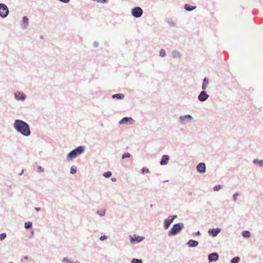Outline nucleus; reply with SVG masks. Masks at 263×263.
<instances>
[{
    "instance_id": "1",
    "label": "nucleus",
    "mask_w": 263,
    "mask_h": 263,
    "mask_svg": "<svg viewBox=\"0 0 263 263\" xmlns=\"http://www.w3.org/2000/svg\"><path fill=\"white\" fill-rule=\"evenodd\" d=\"M15 130L25 137H28L31 135V130L29 124L23 120L20 119L15 120L13 123Z\"/></svg>"
},
{
    "instance_id": "2",
    "label": "nucleus",
    "mask_w": 263,
    "mask_h": 263,
    "mask_svg": "<svg viewBox=\"0 0 263 263\" xmlns=\"http://www.w3.org/2000/svg\"><path fill=\"white\" fill-rule=\"evenodd\" d=\"M85 151V147L84 146H79L70 152L66 156V160L69 161L82 154Z\"/></svg>"
},
{
    "instance_id": "3",
    "label": "nucleus",
    "mask_w": 263,
    "mask_h": 263,
    "mask_svg": "<svg viewBox=\"0 0 263 263\" xmlns=\"http://www.w3.org/2000/svg\"><path fill=\"white\" fill-rule=\"evenodd\" d=\"M184 228L183 223L174 224L168 232V236H172L178 234Z\"/></svg>"
},
{
    "instance_id": "4",
    "label": "nucleus",
    "mask_w": 263,
    "mask_h": 263,
    "mask_svg": "<svg viewBox=\"0 0 263 263\" xmlns=\"http://www.w3.org/2000/svg\"><path fill=\"white\" fill-rule=\"evenodd\" d=\"M9 13L8 7L3 3H0V17L6 18Z\"/></svg>"
},
{
    "instance_id": "5",
    "label": "nucleus",
    "mask_w": 263,
    "mask_h": 263,
    "mask_svg": "<svg viewBox=\"0 0 263 263\" xmlns=\"http://www.w3.org/2000/svg\"><path fill=\"white\" fill-rule=\"evenodd\" d=\"M143 11L140 7H135L132 9L131 14L133 16L139 18L143 14Z\"/></svg>"
},
{
    "instance_id": "6",
    "label": "nucleus",
    "mask_w": 263,
    "mask_h": 263,
    "mask_svg": "<svg viewBox=\"0 0 263 263\" xmlns=\"http://www.w3.org/2000/svg\"><path fill=\"white\" fill-rule=\"evenodd\" d=\"M177 218V216L175 215L169 216L167 218L165 219L163 222V227L164 229H168L173 221Z\"/></svg>"
},
{
    "instance_id": "7",
    "label": "nucleus",
    "mask_w": 263,
    "mask_h": 263,
    "mask_svg": "<svg viewBox=\"0 0 263 263\" xmlns=\"http://www.w3.org/2000/svg\"><path fill=\"white\" fill-rule=\"evenodd\" d=\"M193 120V117L190 115H182L179 117V121L181 124L191 122Z\"/></svg>"
},
{
    "instance_id": "8",
    "label": "nucleus",
    "mask_w": 263,
    "mask_h": 263,
    "mask_svg": "<svg viewBox=\"0 0 263 263\" xmlns=\"http://www.w3.org/2000/svg\"><path fill=\"white\" fill-rule=\"evenodd\" d=\"M129 238L130 243L133 245L136 243H139L142 241L144 239V237L137 235L136 234H134L133 235H130Z\"/></svg>"
},
{
    "instance_id": "9",
    "label": "nucleus",
    "mask_w": 263,
    "mask_h": 263,
    "mask_svg": "<svg viewBox=\"0 0 263 263\" xmlns=\"http://www.w3.org/2000/svg\"><path fill=\"white\" fill-rule=\"evenodd\" d=\"M135 121L132 118L125 117L123 118L119 122L120 124L132 125Z\"/></svg>"
},
{
    "instance_id": "10",
    "label": "nucleus",
    "mask_w": 263,
    "mask_h": 263,
    "mask_svg": "<svg viewBox=\"0 0 263 263\" xmlns=\"http://www.w3.org/2000/svg\"><path fill=\"white\" fill-rule=\"evenodd\" d=\"M14 96L15 99L17 101H24L26 99L25 95L21 91H17L15 92Z\"/></svg>"
},
{
    "instance_id": "11",
    "label": "nucleus",
    "mask_w": 263,
    "mask_h": 263,
    "mask_svg": "<svg viewBox=\"0 0 263 263\" xmlns=\"http://www.w3.org/2000/svg\"><path fill=\"white\" fill-rule=\"evenodd\" d=\"M209 97V95L205 91L202 90L198 96V100L200 102L205 101Z\"/></svg>"
},
{
    "instance_id": "12",
    "label": "nucleus",
    "mask_w": 263,
    "mask_h": 263,
    "mask_svg": "<svg viewBox=\"0 0 263 263\" xmlns=\"http://www.w3.org/2000/svg\"><path fill=\"white\" fill-rule=\"evenodd\" d=\"M197 172L199 174H204L206 172V165L204 162H200L196 167Z\"/></svg>"
},
{
    "instance_id": "13",
    "label": "nucleus",
    "mask_w": 263,
    "mask_h": 263,
    "mask_svg": "<svg viewBox=\"0 0 263 263\" xmlns=\"http://www.w3.org/2000/svg\"><path fill=\"white\" fill-rule=\"evenodd\" d=\"M221 231V228H217L215 229H210L208 230V233L209 234L213 237H216L218 234Z\"/></svg>"
},
{
    "instance_id": "14",
    "label": "nucleus",
    "mask_w": 263,
    "mask_h": 263,
    "mask_svg": "<svg viewBox=\"0 0 263 263\" xmlns=\"http://www.w3.org/2000/svg\"><path fill=\"white\" fill-rule=\"evenodd\" d=\"M219 259V255L217 253L214 252L210 253L208 255V259L209 262L216 261Z\"/></svg>"
},
{
    "instance_id": "15",
    "label": "nucleus",
    "mask_w": 263,
    "mask_h": 263,
    "mask_svg": "<svg viewBox=\"0 0 263 263\" xmlns=\"http://www.w3.org/2000/svg\"><path fill=\"white\" fill-rule=\"evenodd\" d=\"M29 25V20L27 16H24L22 18V23L21 24V27L23 29L27 28Z\"/></svg>"
},
{
    "instance_id": "16",
    "label": "nucleus",
    "mask_w": 263,
    "mask_h": 263,
    "mask_svg": "<svg viewBox=\"0 0 263 263\" xmlns=\"http://www.w3.org/2000/svg\"><path fill=\"white\" fill-rule=\"evenodd\" d=\"M170 159V157L167 155H163L161 159L160 163L161 165H166L168 162V160Z\"/></svg>"
},
{
    "instance_id": "17",
    "label": "nucleus",
    "mask_w": 263,
    "mask_h": 263,
    "mask_svg": "<svg viewBox=\"0 0 263 263\" xmlns=\"http://www.w3.org/2000/svg\"><path fill=\"white\" fill-rule=\"evenodd\" d=\"M186 244L190 248H195L198 245L199 242L197 240L190 239L187 241Z\"/></svg>"
},
{
    "instance_id": "18",
    "label": "nucleus",
    "mask_w": 263,
    "mask_h": 263,
    "mask_svg": "<svg viewBox=\"0 0 263 263\" xmlns=\"http://www.w3.org/2000/svg\"><path fill=\"white\" fill-rule=\"evenodd\" d=\"M172 57L174 59L175 58H180L181 57V54L180 52L177 50H173L171 52Z\"/></svg>"
},
{
    "instance_id": "19",
    "label": "nucleus",
    "mask_w": 263,
    "mask_h": 263,
    "mask_svg": "<svg viewBox=\"0 0 263 263\" xmlns=\"http://www.w3.org/2000/svg\"><path fill=\"white\" fill-rule=\"evenodd\" d=\"M209 83V79L208 78H204L203 80L202 84L201 86V88L202 90L205 91V89H206L208 84Z\"/></svg>"
},
{
    "instance_id": "20",
    "label": "nucleus",
    "mask_w": 263,
    "mask_h": 263,
    "mask_svg": "<svg viewBox=\"0 0 263 263\" xmlns=\"http://www.w3.org/2000/svg\"><path fill=\"white\" fill-rule=\"evenodd\" d=\"M196 8V6H191L190 4H186L184 6V9L187 11H191Z\"/></svg>"
},
{
    "instance_id": "21",
    "label": "nucleus",
    "mask_w": 263,
    "mask_h": 263,
    "mask_svg": "<svg viewBox=\"0 0 263 263\" xmlns=\"http://www.w3.org/2000/svg\"><path fill=\"white\" fill-rule=\"evenodd\" d=\"M125 96L124 94L120 93H116L112 95L111 98L112 99H117L118 100H122L124 99Z\"/></svg>"
},
{
    "instance_id": "22",
    "label": "nucleus",
    "mask_w": 263,
    "mask_h": 263,
    "mask_svg": "<svg viewBox=\"0 0 263 263\" xmlns=\"http://www.w3.org/2000/svg\"><path fill=\"white\" fill-rule=\"evenodd\" d=\"M254 164L258 165L260 167H263V160H259L258 159H254L253 160Z\"/></svg>"
},
{
    "instance_id": "23",
    "label": "nucleus",
    "mask_w": 263,
    "mask_h": 263,
    "mask_svg": "<svg viewBox=\"0 0 263 263\" xmlns=\"http://www.w3.org/2000/svg\"><path fill=\"white\" fill-rule=\"evenodd\" d=\"M241 234L245 238H249L251 236L250 231L247 230L242 231Z\"/></svg>"
},
{
    "instance_id": "24",
    "label": "nucleus",
    "mask_w": 263,
    "mask_h": 263,
    "mask_svg": "<svg viewBox=\"0 0 263 263\" xmlns=\"http://www.w3.org/2000/svg\"><path fill=\"white\" fill-rule=\"evenodd\" d=\"M32 222L30 221L26 222L25 223L24 227L26 229H30L32 228Z\"/></svg>"
},
{
    "instance_id": "25",
    "label": "nucleus",
    "mask_w": 263,
    "mask_h": 263,
    "mask_svg": "<svg viewBox=\"0 0 263 263\" xmlns=\"http://www.w3.org/2000/svg\"><path fill=\"white\" fill-rule=\"evenodd\" d=\"M240 260V258L238 256L233 257L230 261L231 263H238Z\"/></svg>"
},
{
    "instance_id": "26",
    "label": "nucleus",
    "mask_w": 263,
    "mask_h": 263,
    "mask_svg": "<svg viewBox=\"0 0 263 263\" xmlns=\"http://www.w3.org/2000/svg\"><path fill=\"white\" fill-rule=\"evenodd\" d=\"M112 175V173L110 171H107L103 173V176L106 178H108Z\"/></svg>"
},
{
    "instance_id": "27",
    "label": "nucleus",
    "mask_w": 263,
    "mask_h": 263,
    "mask_svg": "<svg viewBox=\"0 0 263 263\" xmlns=\"http://www.w3.org/2000/svg\"><path fill=\"white\" fill-rule=\"evenodd\" d=\"M105 213L106 211L105 209L102 211L98 210L97 211V214L101 217L104 216L105 215Z\"/></svg>"
},
{
    "instance_id": "28",
    "label": "nucleus",
    "mask_w": 263,
    "mask_h": 263,
    "mask_svg": "<svg viewBox=\"0 0 263 263\" xmlns=\"http://www.w3.org/2000/svg\"><path fill=\"white\" fill-rule=\"evenodd\" d=\"M77 167L74 165H72L70 167V174L73 175L77 173Z\"/></svg>"
},
{
    "instance_id": "29",
    "label": "nucleus",
    "mask_w": 263,
    "mask_h": 263,
    "mask_svg": "<svg viewBox=\"0 0 263 263\" xmlns=\"http://www.w3.org/2000/svg\"><path fill=\"white\" fill-rule=\"evenodd\" d=\"M166 55V52H165V50L163 49H160V50L159 51L160 57L163 58V57H165Z\"/></svg>"
},
{
    "instance_id": "30",
    "label": "nucleus",
    "mask_w": 263,
    "mask_h": 263,
    "mask_svg": "<svg viewBox=\"0 0 263 263\" xmlns=\"http://www.w3.org/2000/svg\"><path fill=\"white\" fill-rule=\"evenodd\" d=\"M239 196H240V194L238 192H236L233 195V200L234 202L237 201V197Z\"/></svg>"
},
{
    "instance_id": "31",
    "label": "nucleus",
    "mask_w": 263,
    "mask_h": 263,
    "mask_svg": "<svg viewBox=\"0 0 263 263\" xmlns=\"http://www.w3.org/2000/svg\"><path fill=\"white\" fill-rule=\"evenodd\" d=\"M132 263H143L141 259L133 258L131 261Z\"/></svg>"
},
{
    "instance_id": "32",
    "label": "nucleus",
    "mask_w": 263,
    "mask_h": 263,
    "mask_svg": "<svg viewBox=\"0 0 263 263\" xmlns=\"http://www.w3.org/2000/svg\"><path fill=\"white\" fill-rule=\"evenodd\" d=\"M149 173V169L147 168V167H144L141 169V173L142 174H144L145 173Z\"/></svg>"
},
{
    "instance_id": "33",
    "label": "nucleus",
    "mask_w": 263,
    "mask_h": 263,
    "mask_svg": "<svg viewBox=\"0 0 263 263\" xmlns=\"http://www.w3.org/2000/svg\"><path fill=\"white\" fill-rule=\"evenodd\" d=\"M130 157V154L128 153H125L122 156V159H124L125 158H129Z\"/></svg>"
},
{
    "instance_id": "34",
    "label": "nucleus",
    "mask_w": 263,
    "mask_h": 263,
    "mask_svg": "<svg viewBox=\"0 0 263 263\" xmlns=\"http://www.w3.org/2000/svg\"><path fill=\"white\" fill-rule=\"evenodd\" d=\"M222 186L221 185H216L215 186H214L213 189L214 191H218L220 190L222 188Z\"/></svg>"
},
{
    "instance_id": "35",
    "label": "nucleus",
    "mask_w": 263,
    "mask_h": 263,
    "mask_svg": "<svg viewBox=\"0 0 263 263\" xmlns=\"http://www.w3.org/2000/svg\"><path fill=\"white\" fill-rule=\"evenodd\" d=\"M7 237V234L6 233H3L0 234V240H4Z\"/></svg>"
},
{
    "instance_id": "36",
    "label": "nucleus",
    "mask_w": 263,
    "mask_h": 263,
    "mask_svg": "<svg viewBox=\"0 0 263 263\" xmlns=\"http://www.w3.org/2000/svg\"><path fill=\"white\" fill-rule=\"evenodd\" d=\"M71 260L67 257H64L62 260L63 263H70Z\"/></svg>"
},
{
    "instance_id": "37",
    "label": "nucleus",
    "mask_w": 263,
    "mask_h": 263,
    "mask_svg": "<svg viewBox=\"0 0 263 263\" xmlns=\"http://www.w3.org/2000/svg\"><path fill=\"white\" fill-rule=\"evenodd\" d=\"M167 22L171 26H174L175 25V23L172 20H168Z\"/></svg>"
},
{
    "instance_id": "38",
    "label": "nucleus",
    "mask_w": 263,
    "mask_h": 263,
    "mask_svg": "<svg viewBox=\"0 0 263 263\" xmlns=\"http://www.w3.org/2000/svg\"><path fill=\"white\" fill-rule=\"evenodd\" d=\"M93 2H96L97 3H105L107 0H92Z\"/></svg>"
},
{
    "instance_id": "39",
    "label": "nucleus",
    "mask_w": 263,
    "mask_h": 263,
    "mask_svg": "<svg viewBox=\"0 0 263 263\" xmlns=\"http://www.w3.org/2000/svg\"><path fill=\"white\" fill-rule=\"evenodd\" d=\"M37 170L40 173H43L44 172V170L43 167L41 166H37Z\"/></svg>"
},
{
    "instance_id": "40",
    "label": "nucleus",
    "mask_w": 263,
    "mask_h": 263,
    "mask_svg": "<svg viewBox=\"0 0 263 263\" xmlns=\"http://www.w3.org/2000/svg\"><path fill=\"white\" fill-rule=\"evenodd\" d=\"M107 238V236L106 235H102L100 236V240L101 241H103Z\"/></svg>"
},
{
    "instance_id": "41",
    "label": "nucleus",
    "mask_w": 263,
    "mask_h": 263,
    "mask_svg": "<svg viewBox=\"0 0 263 263\" xmlns=\"http://www.w3.org/2000/svg\"><path fill=\"white\" fill-rule=\"evenodd\" d=\"M93 45L94 47L97 48L99 46V43L97 42H94Z\"/></svg>"
},
{
    "instance_id": "42",
    "label": "nucleus",
    "mask_w": 263,
    "mask_h": 263,
    "mask_svg": "<svg viewBox=\"0 0 263 263\" xmlns=\"http://www.w3.org/2000/svg\"><path fill=\"white\" fill-rule=\"evenodd\" d=\"M35 210L36 212H40V211H41V208H40V207H35Z\"/></svg>"
},
{
    "instance_id": "43",
    "label": "nucleus",
    "mask_w": 263,
    "mask_h": 263,
    "mask_svg": "<svg viewBox=\"0 0 263 263\" xmlns=\"http://www.w3.org/2000/svg\"><path fill=\"white\" fill-rule=\"evenodd\" d=\"M194 235H200V232L199 231L195 232V233H193Z\"/></svg>"
},
{
    "instance_id": "44",
    "label": "nucleus",
    "mask_w": 263,
    "mask_h": 263,
    "mask_svg": "<svg viewBox=\"0 0 263 263\" xmlns=\"http://www.w3.org/2000/svg\"><path fill=\"white\" fill-rule=\"evenodd\" d=\"M111 180L112 182H115L116 181V178H111Z\"/></svg>"
},
{
    "instance_id": "45",
    "label": "nucleus",
    "mask_w": 263,
    "mask_h": 263,
    "mask_svg": "<svg viewBox=\"0 0 263 263\" xmlns=\"http://www.w3.org/2000/svg\"><path fill=\"white\" fill-rule=\"evenodd\" d=\"M24 173V170H22L21 172L19 174L20 176H21Z\"/></svg>"
},
{
    "instance_id": "46",
    "label": "nucleus",
    "mask_w": 263,
    "mask_h": 263,
    "mask_svg": "<svg viewBox=\"0 0 263 263\" xmlns=\"http://www.w3.org/2000/svg\"><path fill=\"white\" fill-rule=\"evenodd\" d=\"M24 259H25V260H28V256H25L24 257Z\"/></svg>"
},
{
    "instance_id": "47",
    "label": "nucleus",
    "mask_w": 263,
    "mask_h": 263,
    "mask_svg": "<svg viewBox=\"0 0 263 263\" xmlns=\"http://www.w3.org/2000/svg\"><path fill=\"white\" fill-rule=\"evenodd\" d=\"M74 263H80L79 261H74Z\"/></svg>"
},
{
    "instance_id": "48",
    "label": "nucleus",
    "mask_w": 263,
    "mask_h": 263,
    "mask_svg": "<svg viewBox=\"0 0 263 263\" xmlns=\"http://www.w3.org/2000/svg\"><path fill=\"white\" fill-rule=\"evenodd\" d=\"M31 234L33 235L34 234L33 231H31Z\"/></svg>"
},
{
    "instance_id": "49",
    "label": "nucleus",
    "mask_w": 263,
    "mask_h": 263,
    "mask_svg": "<svg viewBox=\"0 0 263 263\" xmlns=\"http://www.w3.org/2000/svg\"><path fill=\"white\" fill-rule=\"evenodd\" d=\"M70 263H74V261L73 260H71Z\"/></svg>"
},
{
    "instance_id": "50",
    "label": "nucleus",
    "mask_w": 263,
    "mask_h": 263,
    "mask_svg": "<svg viewBox=\"0 0 263 263\" xmlns=\"http://www.w3.org/2000/svg\"><path fill=\"white\" fill-rule=\"evenodd\" d=\"M40 37H41V39H42L43 38V35H41Z\"/></svg>"
},
{
    "instance_id": "51",
    "label": "nucleus",
    "mask_w": 263,
    "mask_h": 263,
    "mask_svg": "<svg viewBox=\"0 0 263 263\" xmlns=\"http://www.w3.org/2000/svg\"><path fill=\"white\" fill-rule=\"evenodd\" d=\"M150 207H151V208H152V207H153V204H151V205H150Z\"/></svg>"
},
{
    "instance_id": "52",
    "label": "nucleus",
    "mask_w": 263,
    "mask_h": 263,
    "mask_svg": "<svg viewBox=\"0 0 263 263\" xmlns=\"http://www.w3.org/2000/svg\"><path fill=\"white\" fill-rule=\"evenodd\" d=\"M9 263H13V262H9Z\"/></svg>"
}]
</instances>
